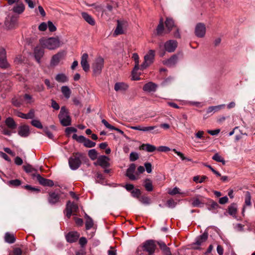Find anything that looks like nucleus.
<instances>
[{
    "label": "nucleus",
    "instance_id": "f257e3e1",
    "mask_svg": "<svg viewBox=\"0 0 255 255\" xmlns=\"http://www.w3.org/2000/svg\"><path fill=\"white\" fill-rule=\"evenodd\" d=\"M39 43L43 48L49 50H55L62 45L61 41L57 37L42 38L39 39Z\"/></svg>",
    "mask_w": 255,
    "mask_h": 255
},
{
    "label": "nucleus",
    "instance_id": "f03ea898",
    "mask_svg": "<svg viewBox=\"0 0 255 255\" xmlns=\"http://www.w3.org/2000/svg\"><path fill=\"white\" fill-rule=\"evenodd\" d=\"M104 65V59L103 57L99 56L95 58L92 64V68L94 76H98L101 73Z\"/></svg>",
    "mask_w": 255,
    "mask_h": 255
},
{
    "label": "nucleus",
    "instance_id": "7ed1b4c3",
    "mask_svg": "<svg viewBox=\"0 0 255 255\" xmlns=\"http://www.w3.org/2000/svg\"><path fill=\"white\" fill-rule=\"evenodd\" d=\"M58 117L62 126L66 127L71 125V118L65 107H61Z\"/></svg>",
    "mask_w": 255,
    "mask_h": 255
},
{
    "label": "nucleus",
    "instance_id": "20e7f679",
    "mask_svg": "<svg viewBox=\"0 0 255 255\" xmlns=\"http://www.w3.org/2000/svg\"><path fill=\"white\" fill-rule=\"evenodd\" d=\"M155 57V51L149 50L144 56V61L140 65V70H144L149 66L153 62Z\"/></svg>",
    "mask_w": 255,
    "mask_h": 255
},
{
    "label": "nucleus",
    "instance_id": "39448f33",
    "mask_svg": "<svg viewBox=\"0 0 255 255\" xmlns=\"http://www.w3.org/2000/svg\"><path fill=\"white\" fill-rule=\"evenodd\" d=\"M81 154L77 153L74 154L69 159V165L72 170H76L81 164Z\"/></svg>",
    "mask_w": 255,
    "mask_h": 255
},
{
    "label": "nucleus",
    "instance_id": "423d86ee",
    "mask_svg": "<svg viewBox=\"0 0 255 255\" xmlns=\"http://www.w3.org/2000/svg\"><path fill=\"white\" fill-rule=\"evenodd\" d=\"M142 248L143 251L147 252L149 255H151L155 251V241L152 240H147L143 244Z\"/></svg>",
    "mask_w": 255,
    "mask_h": 255
},
{
    "label": "nucleus",
    "instance_id": "0eeeda50",
    "mask_svg": "<svg viewBox=\"0 0 255 255\" xmlns=\"http://www.w3.org/2000/svg\"><path fill=\"white\" fill-rule=\"evenodd\" d=\"M65 54V53L64 51H60L53 55L50 62V66L55 67L58 65L60 61L64 58Z\"/></svg>",
    "mask_w": 255,
    "mask_h": 255
},
{
    "label": "nucleus",
    "instance_id": "6e6552de",
    "mask_svg": "<svg viewBox=\"0 0 255 255\" xmlns=\"http://www.w3.org/2000/svg\"><path fill=\"white\" fill-rule=\"evenodd\" d=\"M109 161L110 158L108 157L105 155H101L98 158L96 162H95L94 164L99 165L103 168H106L110 165Z\"/></svg>",
    "mask_w": 255,
    "mask_h": 255
},
{
    "label": "nucleus",
    "instance_id": "1a4fd4ad",
    "mask_svg": "<svg viewBox=\"0 0 255 255\" xmlns=\"http://www.w3.org/2000/svg\"><path fill=\"white\" fill-rule=\"evenodd\" d=\"M78 210V206L77 204L68 201L66 205V216L70 218L73 212H77Z\"/></svg>",
    "mask_w": 255,
    "mask_h": 255
},
{
    "label": "nucleus",
    "instance_id": "9d476101",
    "mask_svg": "<svg viewBox=\"0 0 255 255\" xmlns=\"http://www.w3.org/2000/svg\"><path fill=\"white\" fill-rule=\"evenodd\" d=\"M18 19V16L16 15L8 16L5 21V24L8 28H12L16 25Z\"/></svg>",
    "mask_w": 255,
    "mask_h": 255
},
{
    "label": "nucleus",
    "instance_id": "9b49d317",
    "mask_svg": "<svg viewBox=\"0 0 255 255\" xmlns=\"http://www.w3.org/2000/svg\"><path fill=\"white\" fill-rule=\"evenodd\" d=\"M206 26L204 24L202 23H198L196 25L195 28V35L198 37H203L206 33Z\"/></svg>",
    "mask_w": 255,
    "mask_h": 255
},
{
    "label": "nucleus",
    "instance_id": "f8f14e48",
    "mask_svg": "<svg viewBox=\"0 0 255 255\" xmlns=\"http://www.w3.org/2000/svg\"><path fill=\"white\" fill-rule=\"evenodd\" d=\"M8 64L6 59V52L3 48L0 49V67L6 68L8 67Z\"/></svg>",
    "mask_w": 255,
    "mask_h": 255
},
{
    "label": "nucleus",
    "instance_id": "ddd939ff",
    "mask_svg": "<svg viewBox=\"0 0 255 255\" xmlns=\"http://www.w3.org/2000/svg\"><path fill=\"white\" fill-rule=\"evenodd\" d=\"M135 168V165L132 163L129 165L127 170L126 175L131 180H135L138 179V177L134 174Z\"/></svg>",
    "mask_w": 255,
    "mask_h": 255
},
{
    "label": "nucleus",
    "instance_id": "4468645a",
    "mask_svg": "<svg viewBox=\"0 0 255 255\" xmlns=\"http://www.w3.org/2000/svg\"><path fill=\"white\" fill-rule=\"evenodd\" d=\"M177 46V42L175 40H170L164 44L165 50L169 52L174 51Z\"/></svg>",
    "mask_w": 255,
    "mask_h": 255
},
{
    "label": "nucleus",
    "instance_id": "2eb2a0df",
    "mask_svg": "<svg viewBox=\"0 0 255 255\" xmlns=\"http://www.w3.org/2000/svg\"><path fill=\"white\" fill-rule=\"evenodd\" d=\"M36 177L39 183L43 186L52 187L54 185L52 180L43 178L40 174H37Z\"/></svg>",
    "mask_w": 255,
    "mask_h": 255
},
{
    "label": "nucleus",
    "instance_id": "dca6fc26",
    "mask_svg": "<svg viewBox=\"0 0 255 255\" xmlns=\"http://www.w3.org/2000/svg\"><path fill=\"white\" fill-rule=\"evenodd\" d=\"M15 114L18 117L24 119H31L35 117V111L33 109H31L29 111L28 113L25 114L20 112H16Z\"/></svg>",
    "mask_w": 255,
    "mask_h": 255
},
{
    "label": "nucleus",
    "instance_id": "f3484780",
    "mask_svg": "<svg viewBox=\"0 0 255 255\" xmlns=\"http://www.w3.org/2000/svg\"><path fill=\"white\" fill-rule=\"evenodd\" d=\"M88 57L87 53H84L81 57V65L85 72L88 71L90 69V65L88 62Z\"/></svg>",
    "mask_w": 255,
    "mask_h": 255
},
{
    "label": "nucleus",
    "instance_id": "a211bd4d",
    "mask_svg": "<svg viewBox=\"0 0 255 255\" xmlns=\"http://www.w3.org/2000/svg\"><path fill=\"white\" fill-rule=\"evenodd\" d=\"M43 48V47L41 48L39 46H36L34 50L35 58L39 63L40 62V59L44 54V50Z\"/></svg>",
    "mask_w": 255,
    "mask_h": 255
},
{
    "label": "nucleus",
    "instance_id": "6ab92c4d",
    "mask_svg": "<svg viewBox=\"0 0 255 255\" xmlns=\"http://www.w3.org/2000/svg\"><path fill=\"white\" fill-rule=\"evenodd\" d=\"M80 236L79 234L77 232H71L67 234L66 239L69 243L75 242Z\"/></svg>",
    "mask_w": 255,
    "mask_h": 255
},
{
    "label": "nucleus",
    "instance_id": "aec40b11",
    "mask_svg": "<svg viewBox=\"0 0 255 255\" xmlns=\"http://www.w3.org/2000/svg\"><path fill=\"white\" fill-rule=\"evenodd\" d=\"M18 134L21 137H27L29 134V127L27 125H22L18 127Z\"/></svg>",
    "mask_w": 255,
    "mask_h": 255
},
{
    "label": "nucleus",
    "instance_id": "412c9836",
    "mask_svg": "<svg viewBox=\"0 0 255 255\" xmlns=\"http://www.w3.org/2000/svg\"><path fill=\"white\" fill-rule=\"evenodd\" d=\"M128 88V84L124 82H117L114 86V90L116 92L125 91Z\"/></svg>",
    "mask_w": 255,
    "mask_h": 255
},
{
    "label": "nucleus",
    "instance_id": "4be33fe9",
    "mask_svg": "<svg viewBox=\"0 0 255 255\" xmlns=\"http://www.w3.org/2000/svg\"><path fill=\"white\" fill-rule=\"evenodd\" d=\"M48 202L51 204H55L59 201V195L55 192H50L48 198Z\"/></svg>",
    "mask_w": 255,
    "mask_h": 255
},
{
    "label": "nucleus",
    "instance_id": "5701e85b",
    "mask_svg": "<svg viewBox=\"0 0 255 255\" xmlns=\"http://www.w3.org/2000/svg\"><path fill=\"white\" fill-rule=\"evenodd\" d=\"M157 85L155 83L149 82L145 84L143 87V90L147 92H154L156 91Z\"/></svg>",
    "mask_w": 255,
    "mask_h": 255
},
{
    "label": "nucleus",
    "instance_id": "b1692460",
    "mask_svg": "<svg viewBox=\"0 0 255 255\" xmlns=\"http://www.w3.org/2000/svg\"><path fill=\"white\" fill-rule=\"evenodd\" d=\"M129 128L131 129L134 130H138L142 131H149L155 129L157 127L156 126H149V127H141L140 126H130Z\"/></svg>",
    "mask_w": 255,
    "mask_h": 255
},
{
    "label": "nucleus",
    "instance_id": "393cba45",
    "mask_svg": "<svg viewBox=\"0 0 255 255\" xmlns=\"http://www.w3.org/2000/svg\"><path fill=\"white\" fill-rule=\"evenodd\" d=\"M25 9V6L22 2H17L12 8V11L18 14L22 13Z\"/></svg>",
    "mask_w": 255,
    "mask_h": 255
},
{
    "label": "nucleus",
    "instance_id": "a878e982",
    "mask_svg": "<svg viewBox=\"0 0 255 255\" xmlns=\"http://www.w3.org/2000/svg\"><path fill=\"white\" fill-rule=\"evenodd\" d=\"M225 107V104H222L218 106H211L209 107L207 110V113L209 114H214L216 112H217L220 111L221 109L224 108Z\"/></svg>",
    "mask_w": 255,
    "mask_h": 255
},
{
    "label": "nucleus",
    "instance_id": "bb28decb",
    "mask_svg": "<svg viewBox=\"0 0 255 255\" xmlns=\"http://www.w3.org/2000/svg\"><path fill=\"white\" fill-rule=\"evenodd\" d=\"M81 15L84 20L89 24L91 25H94L95 24V21L94 19L88 13L85 12H83L81 13Z\"/></svg>",
    "mask_w": 255,
    "mask_h": 255
},
{
    "label": "nucleus",
    "instance_id": "cd10ccee",
    "mask_svg": "<svg viewBox=\"0 0 255 255\" xmlns=\"http://www.w3.org/2000/svg\"><path fill=\"white\" fill-rule=\"evenodd\" d=\"M5 124L6 126L11 129H15L17 127L16 123L14 120L10 117L6 119Z\"/></svg>",
    "mask_w": 255,
    "mask_h": 255
},
{
    "label": "nucleus",
    "instance_id": "c85d7f7f",
    "mask_svg": "<svg viewBox=\"0 0 255 255\" xmlns=\"http://www.w3.org/2000/svg\"><path fill=\"white\" fill-rule=\"evenodd\" d=\"M208 237V233L206 232L204 233L202 235L196 238L195 244L197 246H200L203 243L205 242L207 240Z\"/></svg>",
    "mask_w": 255,
    "mask_h": 255
},
{
    "label": "nucleus",
    "instance_id": "c756f323",
    "mask_svg": "<svg viewBox=\"0 0 255 255\" xmlns=\"http://www.w3.org/2000/svg\"><path fill=\"white\" fill-rule=\"evenodd\" d=\"M124 33L123 24L119 20H118L117 26L114 32V36L122 34Z\"/></svg>",
    "mask_w": 255,
    "mask_h": 255
},
{
    "label": "nucleus",
    "instance_id": "7c9ffc66",
    "mask_svg": "<svg viewBox=\"0 0 255 255\" xmlns=\"http://www.w3.org/2000/svg\"><path fill=\"white\" fill-rule=\"evenodd\" d=\"M165 23L167 33H169L173 27H175L174 22L172 18H167Z\"/></svg>",
    "mask_w": 255,
    "mask_h": 255
},
{
    "label": "nucleus",
    "instance_id": "2f4dec72",
    "mask_svg": "<svg viewBox=\"0 0 255 255\" xmlns=\"http://www.w3.org/2000/svg\"><path fill=\"white\" fill-rule=\"evenodd\" d=\"M140 149L142 150H145L147 152H153L156 149V148L155 146L147 143V144H142L140 146Z\"/></svg>",
    "mask_w": 255,
    "mask_h": 255
},
{
    "label": "nucleus",
    "instance_id": "473e14b6",
    "mask_svg": "<svg viewBox=\"0 0 255 255\" xmlns=\"http://www.w3.org/2000/svg\"><path fill=\"white\" fill-rule=\"evenodd\" d=\"M237 212V205L235 203H232L228 207V213L233 216L236 217Z\"/></svg>",
    "mask_w": 255,
    "mask_h": 255
},
{
    "label": "nucleus",
    "instance_id": "72a5a7b5",
    "mask_svg": "<svg viewBox=\"0 0 255 255\" xmlns=\"http://www.w3.org/2000/svg\"><path fill=\"white\" fill-rule=\"evenodd\" d=\"M132 58L134 61L135 64H134V71L135 70H138L139 69H140V66H139V56L136 53H134L132 54Z\"/></svg>",
    "mask_w": 255,
    "mask_h": 255
},
{
    "label": "nucleus",
    "instance_id": "f704fd0d",
    "mask_svg": "<svg viewBox=\"0 0 255 255\" xmlns=\"http://www.w3.org/2000/svg\"><path fill=\"white\" fill-rule=\"evenodd\" d=\"M55 80L59 83H65L68 81V78L65 74L59 73L56 76Z\"/></svg>",
    "mask_w": 255,
    "mask_h": 255
},
{
    "label": "nucleus",
    "instance_id": "c9c22d12",
    "mask_svg": "<svg viewBox=\"0 0 255 255\" xmlns=\"http://www.w3.org/2000/svg\"><path fill=\"white\" fill-rule=\"evenodd\" d=\"M144 183V186L147 191H152L153 190V185H152V181L149 179L146 178L144 180L143 182Z\"/></svg>",
    "mask_w": 255,
    "mask_h": 255
},
{
    "label": "nucleus",
    "instance_id": "e433bc0d",
    "mask_svg": "<svg viewBox=\"0 0 255 255\" xmlns=\"http://www.w3.org/2000/svg\"><path fill=\"white\" fill-rule=\"evenodd\" d=\"M4 240L7 243L12 244L15 242V239L13 234L7 232L4 236Z\"/></svg>",
    "mask_w": 255,
    "mask_h": 255
},
{
    "label": "nucleus",
    "instance_id": "4c0bfd02",
    "mask_svg": "<svg viewBox=\"0 0 255 255\" xmlns=\"http://www.w3.org/2000/svg\"><path fill=\"white\" fill-rule=\"evenodd\" d=\"M61 92L66 98L68 99L70 98L71 95V91L68 86H62L61 87Z\"/></svg>",
    "mask_w": 255,
    "mask_h": 255
},
{
    "label": "nucleus",
    "instance_id": "58836bf2",
    "mask_svg": "<svg viewBox=\"0 0 255 255\" xmlns=\"http://www.w3.org/2000/svg\"><path fill=\"white\" fill-rule=\"evenodd\" d=\"M178 61V57L176 55L172 56L170 58L168 59L165 62V64L169 66H171L174 65Z\"/></svg>",
    "mask_w": 255,
    "mask_h": 255
},
{
    "label": "nucleus",
    "instance_id": "ea45409f",
    "mask_svg": "<svg viewBox=\"0 0 255 255\" xmlns=\"http://www.w3.org/2000/svg\"><path fill=\"white\" fill-rule=\"evenodd\" d=\"M96 182L103 185L106 183L104 176L100 172H97L96 174Z\"/></svg>",
    "mask_w": 255,
    "mask_h": 255
},
{
    "label": "nucleus",
    "instance_id": "a19ab883",
    "mask_svg": "<svg viewBox=\"0 0 255 255\" xmlns=\"http://www.w3.org/2000/svg\"><path fill=\"white\" fill-rule=\"evenodd\" d=\"M164 31L163 21L162 19H160L159 23L156 28V32L158 35H161Z\"/></svg>",
    "mask_w": 255,
    "mask_h": 255
},
{
    "label": "nucleus",
    "instance_id": "79ce46f5",
    "mask_svg": "<svg viewBox=\"0 0 255 255\" xmlns=\"http://www.w3.org/2000/svg\"><path fill=\"white\" fill-rule=\"evenodd\" d=\"M212 159L219 162H221L223 164H225V160L218 153H215L212 157Z\"/></svg>",
    "mask_w": 255,
    "mask_h": 255
},
{
    "label": "nucleus",
    "instance_id": "37998d69",
    "mask_svg": "<svg viewBox=\"0 0 255 255\" xmlns=\"http://www.w3.org/2000/svg\"><path fill=\"white\" fill-rule=\"evenodd\" d=\"M12 103L14 106L19 107L22 105V100L20 97H14L12 99Z\"/></svg>",
    "mask_w": 255,
    "mask_h": 255
},
{
    "label": "nucleus",
    "instance_id": "c03bdc74",
    "mask_svg": "<svg viewBox=\"0 0 255 255\" xmlns=\"http://www.w3.org/2000/svg\"><path fill=\"white\" fill-rule=\"evenodd\" d=\"M86 221L85 223L86 229L87 230L90 229L93 226V221L92 219L87 215H86Z\"/></svg>",
    "mask_w": 255,
    "mask_h": 255
},
{
    "label": "nucleus",
    "instance_id": "a18cd8bd",
    "mask_svg": "<svg viewBox=\"0 0 255 255\" xmlns=\"http://www.w3.org/2000/svg\"><path fill=\"white\" fill-rule=\"evenodd\" d=\"M208 177L206 176L203 175L201 177L199 176H195L193 177V180L196 183H201L207 179Z\"/></svg>",
    "mask_w": 255,
    "mask_h": 255
},
{
    "label": "nucleus",
    "instance_id": "49530a36",
    "mask_svg": "<svg viewBox=\"0 0 255 255\" xmlns=\"http://www.w3.org/2000/svg\"><path fill=\"white\" fill-rule=\"evenodd\" d=\"M172 151L174 152V153H176L178 156H179L182 160H186L188 161H191L192 160L191 159L187 158L184 156V154L182 152L178 151L176 149H173Z\"/></svg>",
    "mask_w": 255,
    "mask_h": 255
},
{
    "label": "nucleus",
    "instance_id": "de8ad7c7",
    "mask_svg": "<svg viewBox=\"0 0 255 255\" xmlns=\"http://www.w3.org/2000/svg\"><path fill=\"white\" fill-rule=\"evenodd\" d=\"M88 155L92 160H95L97 157V152L95 149H90L88 152Z\"/></svg>",
    "mask_w": 255,
    "mask_h": 255
},
{
    "label": "nucleus",
    "instance_id": "09e8293b",
    "mask_svg": "<svg viewBox=\"0 0 255 255\" xmlns=\"http://www.w3.org/2000/svg\"><path fill=\"white\" fill-rule=\"evenodd\" d=\"M84 145L86 147L90 148L94 147L96 145V143L92 141L89 139L86 138L84 142Z\"/></svg>",
    "mask_w": 255,
    "mask_h": 255
},
{
    "label": "nucleus",
    "instance_id": "8fccbe9b",
    "mask_svg": "<svg viewBox=\"0 0 255 255\" xmlns=\"http://www.w3.org/2000/svg\"><path fill=\"white\" fill-rule=\"evenodd\" d=\"M31 125L38 128H43V126L41 123V122L39 121V120H33L31 122Z\"/></svg>",
    "mask_w": 255,
    "mask_h": 255
},
{
    "label": "nucleus",
    "instance_id": "3c124183",
    "mask_svg": "<svg viewBox=\"0 0 255 255\" xmlns=\"http://www.w3.org/2000/svg\"><path fill=\"white\" fill-rule=\"evenodd\" d=\"M179 191H180V189L178 187H175L172 189H169L168 190L167 192L169 194H170L171 195H174L177 194H181V193Z\"/></svg>",
    "mask_w": 255,
    "mask_h": 255
},
{
    "label": "nucleus",
    "instance_id": "603ef678",
    "mask_svg": "<svg viewBox=\"0 0 255 255\" xmlns=\"http://www.w3.org/2000/svg\"><path fill=\"white\" fill-rule=\"evenodd\" d=\"M8 184L14 187H17L21 184V181L19 179L11 180L8 181Z\"/></svg>",
    "mask_w": 255,
    "mask_h": 255
},
{
    "label": "nucleus",
    "instance_id": "864d4df0",
    "mask_svg": "<svg viewBox=\"0 0 255 255\" xmlns=\"http://www.w3.org/2000/svg\"><path fill=\"white\" fill-rule=\"evenodd\" d=\"M91 6L98 12L103 13L104 11V6L101 4H93Z\"/></svg>",
    "mask_w": 255,
    "mask_h": 255
},
{
    "label": "nucleus",
    "instance_id": "5fc2aeb1",
    "mask_svg": "<svg viewBox=\"0 0 255 255\" xmlns=\"http://www.w3.org/2000/svg\"><path fill=\"white\" fill-rule=\"evenodd\" d=\"M24 171L27 173H32L36 170L30 165L27 164L23 166Z\"/></svg>",
    "mask_w": 255,
    "mask_h": 255
},
{
    "label": "nucleus",
    "instance_id": "6e6d98bb",
    "mask_svg": "<svg viewBox=\"0 0 255 255\" xmlns=\"http://www.w3.org/2000/svg\"><path fill=\"white\" fill-rule=\"evenodd\" d=\"M251 196L250 192L247 191L246 193L245 203L247 206L251 205Z\"/></svg>",
    "mask_w": 255,
    "mask_h": 255
},
{
    "label": "nucleus",
    "instance_id": "4d7b16f0",
    "mask_svg": "<svg viewBox=\"0 0 255 255\" xmlns=\"http://www.w3.org/2000/svg\"><path fill=\"white\" fill-rule=\"evenodd\" d=\"M72 137L73 139H76L77 141L83 142L86 139V138L83 135L78 136L76 134H74L73 135Z\"/></svg>",
    "mask_w": 255,
    "mask_h": 255
},
{
    "label": "nucleus",
    "instance_id": "13d9d810",
    "mask_svg": "<svg viewBox=\"0 0 255 255\" xmlns=\"http://www.w3.org/2000/svg\"><path fill=\"white\" fill-rule=\"evenodd\" d=\"M138 70L134 71L133 68L132 71V80H139L140 79L139 74L137 72Z\"/></svg>",
    "mask_w": 255,
    "mask_h": 255
},
{
    "label": "nucleus",
    "instance_id": "bf43d9fd",
    "mask_svg": "<svg viewBox=\"0 0 255 255\" xmlns=\"http://www.w3.org/2000/svg\"><path fill=\"white\" fill-rule=\"evenodd\" d=\"M24 100L26 101V103L31 104L34 102V100L32 96L29 94H25L23 96Z\"/></svg>",
    "mask_w": 255,
    "mask_h": 255
},
{
    "label": "nucleus",
    "instance_id": "052dcab7",
    "mask_svg": "<svg viewBox=\"0 0 255 255\" xmlns=\"http://www.w3.org/2000/svg\"><path fill=\"white\" fill-rule=\"evenodd\" d=\"M47 27H48L49 31L51 32H54V31H56V26L50 21H48Z\"/></svg>",
    "mask_w": 255,
    "mask_h": 255
},
{
    "label": "nucleus",
    "instance_id": "680f3d73",
    "mask_svg": "<svg viewBox=\"0 0 255 255\" xmlns=\"http://www.w3.org/2000/svg\"><path fill=\"white\" fill-rule=\"evenodd\" d=\"M140 191L138 189H133L131 191L132 196L134 197L138 198L140 196Z\"/></svg>",
    "mask_w": 255,
    "mask_h": 255
},
{
    "label": "nucleus",
    "instance_id": "e2e57ef3",
    "mask_svg": "<svg viewBox=\"0 0 255 255\" xmlns=\"http://www.w3.org/2000/svg\"><path fill=\"white\" fill-rule=\"evenodd\" d=\"M202 203L198 198L194 199L192 202V205L193 207H200Z\"/></svg>",
    "mask_w": 255,
    "mask_h": 255
},
{
    "label": "nucleus",
    "instance_id": "0e129e2a",
    "mask_svg": "<svg viewBox=\"0 0 255 255\" xmlns=\"http://www.w3.org/2000/svg\"><path fill=\"white\" fill-rule=\"evenodd\" d=\"M138 158V155L136 152H131L129 155L130 160L131 161H135Z\"/></svg>",
    "mask_w": 255,
    "mask_h": 255
},
{
    "label": "nucleus",
    "instance_id": "69168bd1",
    "mask_svg": "<svg viewBox=\"0 0 255 255\" xmlns=\"http://www.w3.org/2000/svg\"><path fill=\"white\" fill-rule=\"evenodd\" d=\"M144 166L146 169V172L148 173H150L152 171V165L149 162H146L144 163Z\"/></svg>",
    "mask_w": 255,
    "mask_h": 255
},
{
    "label": "nucleus",
    "instance_id": "338daca9",
    "mask_svg": "<svg viewBox=\"0 0 255 255\" xmlns=\"http://www.w3.org/2000/svg\"><path fill=\"white\" fill-rule=\"evenodd\" d=\"M176 203L173 199H169L167 201V205L169 208H174Z\"/></svg>",
    "mask_w": 255,
    "mask_h": 255
},
{
    "label": "nucleus",
    "instance_id": "774afa93",
    "mask_svg": "<svg viewBox=\"0 0 255 255\" xmlns=\"http://www.w3.org/2000/svg\"><path fill=\"white\" fill-rule=\"evenodd\" d=\"M47 28V24L45 22H42L38 26V29L41 31H44Z\"/></svg>",
    "mask_w": 255,
    "mask_h": 255
}]
</instances>
